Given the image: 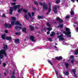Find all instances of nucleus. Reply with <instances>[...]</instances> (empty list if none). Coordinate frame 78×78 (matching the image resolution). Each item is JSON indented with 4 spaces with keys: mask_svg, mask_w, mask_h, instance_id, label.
I'll list each match as a JSON object with an SVG mask.
<instances>
[{
    "mask_svg": "<svg viewBox=\"0 0 78 78\" xmlns=\"http://www.w3.org/2000/svg\"><path fill=\"white\" fill-rule=\"evenodd\" d=\"M16 18L15 17H12V20L13 21L11 22V24H7L6 23H5L4 25L5 27H7V28H12V25H20V26H21V27H22V25L18 21H16Z\"/></svg>",
    "mask_w": 78,
    "mask_h": 78,
    "instance_id": "1",
    "label": "nucleus"
},
{
    "mask_svg": "<svg viewBox=\"0 0 78 78\" xmlns=\"http://www.w3.org/2000/svg\"><path fill=\"white\" fill-rule=\"evenodd\" d=\"M3 45L4 46L3 48L4 50L2 49L0 51V58H1V59H3V55H4L6 57L7 56L6 53L5 51L6 50H7L8 46L6 44H4Z\"/></svg>",
    "mask_w": 78,
    "mask_h": 78,
    "instance_id": "2",
    "label": "nucleus"
},
{
    "mask_svg": "<svg viewBox=\"0 0 78 78\" xmlns=\"http://www.w3.org/2000/svg\"><path fill=\"white\" fill-rule=\"evenodd\" d=\"M20 7V5H18L13 6V8L15 11H16V10H17V8L19 9V10L18 11V13H20L22 11H23V12L24 13H27V12H28V10H27L23 9V8H22L21 9H19V8Z\"/></svg>",
    "mask_w": 78,
    "mask_h": 78,
    "instance_id": "3",
    "label": "nucleus"
},
{
    "mask_svg": "<svg viewBox=\"0 0 78 78\" xmlns=\"http://www.w3.org/2000/svg\"><path fill=\"white\" fill-rule=\"evenodd\" d=\"M66 32L65 31H63L62 33L63 34H65L66 35L67 37H71V32L70 31V29L68 28H67L65 29Z\"/></svg>",
    "mask_w": 78,
    "mask_h": 78,
    "instance_id": "4",
    "label": "nucleus"
},
{
    "mask_svg": "<svg viewBox=\"0 0 78 78\" xmlns=\"http://www.w3.org/2000/svg\"><path fill=\"white\" fill-rule=\"evenodd\" d=\"M39 3L40 5H41L43 6V8L44 9H45L46 10L48 9V5H47V4H45V2H44L42 3L41 2H40Z\"/></svg>",
    "mask_w": 78,
    "mask_h": 78,
    "instance_id": "5",
    "label": "nucleus"
},
{
    "mask_svg": "<svg viewBox=\"0 0 78 78\" xmlns=\"http://www.w3.org/2000/svg\"><path fill=\"white\" fill-rule=\"evenodd\" d=\"M2 37L3 39H6V40H8V41H10L12 39V37H6V34H2Z\"/></svg>",
    "mask_w": 78,
    "mask_h": 78,
    "instance_id": "6",
    "label": "nucleus"
},
{
    "mask_svg": "<svg viewBox=\"0 0 78 78\" xmlns=\"http://www.w3.org/2000/svg\"><path fill=\"white\" fill-rule=\"evenodd\" d=\"M59 8V6H57L55 5L54 7L53 8V11L55 13H57L58 11H57V8Z\"/></svg>",
    "mask_w": 78,
    "mask_h": 78,
    "instance_id": "7",
    "label": "nucleus"
},
{
    "mask_svg": "<svg viewBox=\"0 0 78 78\" xmlns=\"http://www.w3.org/2000/svg\"><path fill=\"white\" fill-rule=\"evenodd\" d=\"M49 5V8L48 9V12L46 13L47 15H48L50 12L51 11V3H49L48 4Z\"/></svg>",
    "mask_w": 78,
    "mask_h": 78,
    "instance_id": "8",
    "label": "nucleus"
},
{
    "mask_svg": "<svg viewBox=\"0 0 78 78\" xmlns=\"http://www.w3.org/2000/svg\"><path fill=\"white\" fill-rule=\"evenodd\" d=\"M64 36V35H63V34H62L60 36H57L58 38L59 39V40L60 41L62 40V41H64V39L63 38V37H62V36Z\"/></svg>",
    "mask_w": 78,
    "mask_h": 78,
    "instance_id": "9",
    "label": "nucleus"
},
{
    "mask_svg": "<svg viewBox=\"0 0 78 78\" xmlns=\"http://www.w3.org/2000/svg\"><path fill=\"white\" fill-rule=\"evenodd\" d=\"M55 73L57 76L58 78H62V76H61V75L59 74L58 75V71L56 70H55Z\"/></svg>",
    "mask_w": 78,
    "mask_h": 78,
    "instance_id": "10",
    "label": "nucleus"
},
{
    "mask_svg": "<svg viewBox=\"0 0 78 78\" xmlns=\"http://www.w3.org/2000/svg\"><path fill=\"white\" fill-rule=\"evenodd\" d=\"M45 29H46L48 31H50L51 30H52V28H45L44 29H42V31H46V30H45Z\"/></svg>",
    "mask_w": 78,
    "mask_h": 78,
    "instance_id": "11",
    "label": "nucleus"
},
{
    "mask_svg": "<svg viewBox=\"0 0 78 78\" xmlns=\"http://www.w3.org/2000/svg\"><path fill=\"white\" fill-rule=\"evenodd\" d=\"M35 37L33 36H31L30 37V39L33 42H35L36 41V40L34 39Z\"/></svg>",
    "mask_w": 78,
    "mask_h": 78,
    "instance_id": "12",
    "label": "nucleus"
},
{
    "mask_svg": "<svg viewBox=\"0 0 78 78\" xmlns=\"http://www.w3.org/2000/svg\"><path fill=\"white\" fill-rule=\"evenodd\" d=\"M72 70L74 73V77H75L76 78L77 77V76H76V74H75V73H76V69H73Z\"/></svg>",
    "mask_w": 78,
    "mask_h": 78,
    "instance_id": "13",
    "label": "nucleus"
},
{
    "mask_svg": "<svg viewBox=\"0 0 78 78\" xmlns=\"http://www.w3.org/2000/svg\"><path fill=\"white\" fill-rule=\"evenodd\" d=\"M15 28L16 30H17V31H19L20 29L22 28V27H21L16 26L15 27Z\"/></svg>",
    "mask_w": 78,
    "mask_h": 78,
    "instance_id": "14",
    "label": "nucleus"
},
{
    "mask_svg": "<svg viewBox=\"0 0 78 78\" xmlns=\"http://www.w3.org/2000/svg\"><path fill=\"white\" fill-rule=\"evenodd\" d=\"M10 9L9 14H12V12L13 11V8L12 7H11L10 8Z\"/></svg>",
    "mask_w": 78,
    "mask_h": 78,
    "instance_id": "15",
    "label": "nucleus"
},
{
    "mask_svg": "<svg viewBox=\"0 0 78 78\" xmlns=\"http://www.w3.org/2000/svg\"><path fill=\"white\" fill-rule=\"evenodd\" d=\"M57 20H59V22L62 23L63 22V20L61 19H60L59 18H56Z\"/></svg>",
    "mask_w": 78,
    "mask_h": 78,
    "instance_id": "16",
    "label": "nucleus"
},
{
    "mask_svg": "<svg viewBox=\"0 0 78 78\" xmlns=\"http://www.w3.org/2000/svg\"><path fill=\"white\" fill-rule=\"evenodd\" d=\"M15 43H18V44H19L20 43V41L19 39H15Z\"/></svg>",
    "mask_w": 78,
    "mask_h": 78,
    "instance_id": "17",
    "label": "nucleus"
},
{
    "mask_svg": "<svg viewBox=\"0 0 78 78\" xmlns=\"http://www.w3.org/2000/svg\"><path fill=\"white\" fill-rule=\"evenodd\" d=\"M55 58L58 60H60L61 59H62V57L61 56L57 57H55Z\"/></svg>",
    "mask_w": 78,
    "mask_h": 78,
    "instance_id": "18",
    "label": "nucleus"
},
{
    "mask_svg": "<svg viewBox=\"0 0 78 78\" xmlns=\"http://www.w3.org/2000/svg\"><path fill=\"white\" fill-rule=\"evenodd\" d=\"M74 9L73 8L71 10V12H70L71 15L72 16L73 15H74V12L73 11V10H72L73 9Z\"/></svg>",
    "mask_w": 78,
    "mask_h": 78,
    "instance_id": "19",
    "label": "nucleus"
},
{
    "mask_svg": "<svg viewBox=\"0 0 78 78\" xmlns=\"http://www.w3.org/2000/svg\"><path fill=\"white\" fill-rule=\"evenodd\" d=\"M24 16L25 18V19H26L27 20H28V19H29V16L27 15V14H25Z\"/></svg>",
    "mask_w": 78,
    "mask_h": 78,
    "instance_id": "20",
    "label": "nucleus"
},
{
    "mask_svg": "<svg viewBox=\"0 0 78 78\" xmlns=\"http://www.w3.org/2000/svg\"><path fill=\"white\" fill-rule=\"evenodd\" d=\"M65 65L67 69H68L69 64L67 63H65Z\"/></svg>",
    "mask_w": 78,
    "mask_h": 78,
    "instance_id": "21",
    "label": "nucleus"
},
{
    "mask_svg": "<svg viewBox=\"0 0 78 78\" xmlns=\"http://www.w3.org/2000/svg\"><path fill=\"white\" fill-rule=\"evenodd\" d=\"M51 34H50V36H55V32H51Z\"/></svg>",
    "mask_w": 78,
    "mask_h": 78,
    "instance_id": "22",
    "label": "nucleus"
},
{
    "mask_svg": "<svg viewBox=\"0 0 78 78\" xmlns=\"http://www.w3.org/2000/svg\"><path fill=\"white\" fill-rule=\"evenodd\" d=\"M74 55H78V49L76 50V51L74 52Z\"/></svg>",
    "mask_w": 78,
    "mask_h": 78,
    "instance_id": "23",
    "label": "nucleus"
},
{
    "mask_svg": "<svg viewBox=\"0 0 78 78\" xmlns=\"http://www.w3.org/2000/svg\"><path fill=\"white\" fill-rule=\"evenodd\" d=\"M29 27L30 28V30H31V31H33V30H34V27H32L31 26H30Z\"/></svg>",
    "mask_w": 78,
    "mask_h": 78,
    "instance_id": "24",
    "label": "nucleus"
},
{
    "mask_svg": "<svg viewBox=\"0 0 78 78\" xmlns=\"http://www.w3.org/2000/svg\"><path fill=\"white\" fill-rule=\"evenodd\" d=\"M23 32H24V33H26V32H27V29H26V28H23Z\"/></svg>",
    "mask_w": 78,
    "mask_h": 78,
    "instance_id": "25",
    "label": "nucleus"
},
{
    "mask_svg": "<svg viewBox=\"0 0 78 78\" xmlns=\"http://www.w3.org/2000/svg\"><path fill=\"white\" fill-rule=\"evenodd\" d=\"M64 75H69V72H68V71H66V73H65L64 72H63Z\"/></svg>",
    "mask_w": 78,
    "mask_h": 78,
    "instance_id": "26",
    "label": "nucleus"
},
{
    "mask_svg": "<svg viewBox=\"0 0 78 78\" xmlns=\"http://www.w3.org/2000/svg\"><path fill=\"white\" fill-rule=\"evenodd\" d=\"M58 27H60L61 28H63V24H60L58 26Z\"/></svg>",
    "mask_w": 78,
    "mask_h": 78,
    "instance_id": "27",
    "label": "nucleus"
},
{
    "mask_svg": "<svg viewBox=\"0 0 78 78\" xmlns=\"http://www.w3.org/2000/svg\"><path fill=\"white\" fill-rule=\"evenodd\" d=\"M38 19H43V16H38Z\"/></svg>",
    "mask_w": 78,
    "mask_h": 78,
    "instance_id": "28",
    "label": "nucleus"
},
{
    "mask_svg": "<svg viewBox=\"0 0 78 78\" xmlns=\"http://www.w3.org/2000/svg\"><path fill=\"white\" fill-rule=\"evenodd\" d=\"M55 3L57 4L59 3H60V0H57V1Z\"/></svg>",
    "mask_w": 78,
    "mask_h": 78,
    "instance_id": "29",
    "label": "nucleus"
},
{
    "mask_svg": "<svg viewBox=\"0 0 78 78\" xmlns=\"http://www.w3.org/2000/svg\"><path fill=\"white\" fill-rule=\"evenodd\" d=\"M2 17H4V18H6V16L5 15V14L3 13L2 15Z\"/></svg>",
    "mask_w": 78,
    "mask_h": 78,
    "instance_id": "30",
    "label": "nucleus"
},
{
    "mask_svg": "<svg viewBox=\"0 0 78 78\" xmlns=\"http://www.w3.org/2000/svg\"><path fill=\"white\" fill-rule=\"evenodd\" d=\"M28 16H29V17H30L31 18V13H30V12H29L28 13Z\"/></svg>",
    "mask_w": 78,
    "mask_h": 78,
    "instance_id": "31",
    "label": "nucleus"
},
{
    "mask_svg": "<svg viewBox=\"0 0 78 78\" xmlns=\"http://www.w3.org/2000/svg\"><path fill=\"white\" fill-rule=\"evenodd\" d=\"M63 45H68V44L66 43L65 42H63Z\"/></svg>",
    "mask_w": 78,
    "mask_h": 78,
    "instance_id": "32",
    "label": "nucleus"
},
{
    "mask_svg": "<svg viewBox=\"0 0 78 78\" xmlns=\"http://www.w3.org/2000/svg\"><path fill=\"white\" fill-rule=\"evenodd\" d=\"M48 39L49 41H50L51 42H52V39L51 38H48Z\"/></svg>",
    "mask_w": 78,
    "mask_h": 78,
    "instance_id": "33",
    "label": "nucleus"
},
{
    "mask_svg": "<svg viewBox=\"0 0 78 78\" xmlns=\"http://www.w3.org/2000/svg\"><path fill=\"white\" fill-rule=\"evenodd\" d=\"M15 34H17V35H20V32H16V33Z\"/></svg>",
    "mask_w": 78,
    "mask_h": 78,
    "instance_id": "34",
    "label": "nucleus"
},
{
    "mask_svg": "<svg viewBox=\"0 0 78 78\" xmlns=\"http://www.w3.org/2000/svg\"><path fill=\"white\" fill-rule=\"evenodd\" d=\"M34 4L35 5H37V6H38V5H39L38 4V3H37V2H35Z\"/></svg>",
    "mask_w": 78,
    "mask_h": 78,
    "instance_id": "35",
    "label": "nucleus"
},
{
    "mask_svg": "<svg viewBox=\"0 0 78 78\" xmlns=\"http://www.w3.org/2000/svg\"><path fill=\"white\" fill-rule=\"evenodd\" d=\"M34 14H35V13L34 12H32V17H33V16H34Z\"/></svg>",
    "mask_w": 78,
    "mask_h": 78,
    "instance_id": "36",
    "label": "nucleus"
},
{
    "mask_svg": "<svg viewBox=\"0 0 78 78\" xmlns=\"http://www.w3.org/2000/svg\"><path fill=\"white\" fill-rule=\"evenodd\" d=\"M11 5L13 6H14V5H16V3H11Z\"/></svg>",
    "mask_w": 78,
    "mask_h": 78,
    "instance_id": "37",
    "label": "nucleus"
},
{
    "mask_svg": "<svg viewBox=\"0 0 78 78\" xmlns=\"http://www.w3.org/2000/svg\"><path fill=\"white\" fill-rule=\"evenodd\" d=\"M74 58V57H73V55H71L70 57V58H71V59H73Z\"/></svg>",
    "mask_w": 78,
    "mask_h": 78,
    "instance_id": "38",
    "label": "nucleus"
},
{
    "mask_svg": "<svg viewBox=\"0 0 78 78\" xmlns=\"http://www.w3.org/2000/svg\"><path fill=\"white\" fill-rule=\"evenodd\" d=\"M47 25L48 27H50V24H49V23H47Z\"/></svg>",
    "mask_w": 78,
    "mask_h": 78,
    "instance_id": "39",
    "label": "nucleus"
},
{
    "mask_svg": "<svg viewBox=\"0 0 78 78\" xmlns=\"http://www.w3.org/2000/svg\"><path fill=\"white\" fill-rule=\"evenodd\" d=\"M48 61L49 62V63L50 64H51V65H52V63H51V61H50L48 60Z\"/></svg>",
    "mask_w": 78,
    "mask_h": 78,
    "instance_id": "40",
    "label": "nucleus"
},
{
    "mask_svg": "<svg viewBox=\"0 0 78 78\" xmlns=\"http://www.w3.org/2000/svg\"><path fill=\"white\" fill-rule=\"evenodd\" d=\"M5 33H8V30H5Z\"/></svg>",
    "mask_w": 78,
    "mask_h": 78,
    "instance_id": "41",
    "label": "nucleus"
},
{
    "mask_svg": "<svg viewBox=\"0 0 78 78\" xmlns=\"http://www.w3.org/2000/svg\"><path fill=\"white\" fill-rule=\"evenodd\" d=\"M33 11H36V9L35 8H34V7H33Z\"/></svg>",
    "mask_w": 78,
    "mask_h": 78,
    "instance_id": "42",
    "label": "nucleus"
},
{
    "mask_svg": "<svg viewBox=\"0 0 78 78\" xmlns=\"http://www.w3.org/2000/svg\"><path fill=\"white\" fill-rule=\"evenodd\" d=\"M69 16H66V19H68L69 18Z\"/></svg>",
    "mask_w": 78,
    "mask_h": 78,
    "instance_id": "43",
    "label": "nucleus"
},
{
    "mask_svg": "<svg viewBox=\"0 0 78 78\" xmlns=\"http://www.w3.org/2000/svg\"><path fill=\"white\" fill-rule=\"evenodd\" d=\"M3 66L4 67H5V66H6V63H3Z\"/></svg>",
    "mask_w": 78,
    "mask_h": 78,
    "instance_id": "44",
    "label": "nucleus"
},
{
    "mask_svg": "<svg viewBox=\"0 0 78 78\" xmlns=\"http://www.w3.org/2000/svg\"><path fill=\"white\" fill-rule=\"evenodd\" d=\"M71 62L72 63V64H73V63L74 62V61H73V60H71Z\"/></svg>",
    "mask_w": 78,
    "mask_h": 78,
    "instance_id": "45",
    "label": "nucleus"
},
{
    "mask_svg": "<svg viewBox=\"0 0 78 78\" xmlns=\"http://www.w3.org/2000/svg\"><path fill=\"white\" fill-rule=\"evenodd\" d=\"M11 78H16V77H15V76H11Z\"/></svg>",
    "mask_w": 78,
    "mask_h": 78,
    "instance_id": "46",
    "label": "nucleus"
},
{
    "mask_svg": "<svg viewBox=\"0 0 78 78\" xmlns=\"http://www.w3.org/2000/svg\"><path fill=\"white\" fill-rule=\"evenodd\" d=\"M50 31H48L47 32V34H50Z\"/></svg>",
    "mask_w": 78,
    "mask_h": 78,
    "instance_id": "47",
    "label": "nucleus"
},
{
    "mask_svg": "<svg viewBox=\"0 0 78 78\" xmlns=\"http://www.w3.org/2000/svg\"><path fill=\"white\" fill-rule=\"evenodd\" d=\"M32 71H33V68H32L31 69V70L30 71V72H31Z\"/></svg>",
    "mask_w": 78,
    "mask_h": 78,
    "instance_id": "48",
    "label": "nucleus"
},
{
    "mask_svg": "<svg viewBox=\"0 0 78 78\" xmlns=\"http://www.w3.org/2000/svg\"><path fill=\"white\" fill-rule=\"evenodd\" d=\"M71 1H72V2H73V3H74V2H75V0H71Z\"/></svg>",
    "mask_w": 78,
    "mask_h": 78,
    "instance_id": "49",
    "label": "nucleus"
},
{
    "mask_svg": "<svg viewBox=\"0 0 78 78\" xmlns=\"http://www.w3.org/2000/svg\"><path fill=\"white\" fill-rule=\"evenodd\" d=\"M55 48H56L57 49H58V50L59 49V48H57V47H56V46H55Z\"/></svg>",
    "mask_w": 78,
    "mask_h": 78,
    "instance_id": "50",
    "label": "nucleus"
},
{
    "mask_svg": "<svg viewBox=\"0 0 78 78\" xmlns=\"http://www.w3.org/2000/svg\"><path fill=\"white\" fill-rule=\"evenodd\" d=\"M76 30L77 31H78V27L76 28Z\"/></svg>",
    "mask_w": 78,
    "mask_h": 78,
    "instance_id": "51",
    "label": "nucleus"
},
{
    "mask_svg": "<svg viewBox=\"0 0 78 78\" xmlns=\"http://www.w3.org/2000/svg\"><path fill=\"white\" fill-rule=\"evenodd\" d=\"M57 34H58V35H59V33H58V32H57Z\"/></svg>",
    "mask_w": 78,
    "mask_h": 78,
    "instance_id": "52",
    "label": "nucleus"
},
{
    "mask_svg": "<svg viewBox=\"0 0 78 78\" xmlns=\"http://www.w3.org/2000/svg\"><path fill=\"white\" fill-rule=\"evenodd\" d=\"M12 75H14V71L13 72V73L12 74Z\"/></svg>",
    "mask_w": 78,
    "mask_h": 78,
    "instance_id": "53",
    "label": "nucleus"
},
{
    "mask_svg": "<svg viewBox=\"0 0 78 78\" xmlns=\"http://www.w3.org/2000/svg\"><path fill=\"white\" fill-rule=\"evenodd\" d=\"M13 2H16V0H13Z\"/></svg>",
    "mask_w": 78,
    "mask_h": 78,
    "instance_id": "54",
    "label": "nucleus"
},
{
    "mask_svg": "<svg viewBox=\"0 0 78 78\" xmlns=\"http://www.w3.org/2000/svg\"><path fill=\"white\" fill-rule=\"evenodd\" d=\"M6 75V73H4V75L5 76Z\"/></svg>",
    "mask_w": 78,
    "mask_h": 78,
    "instance_id": "55",
    "label": "nucleus"
},
{
    "mask_svg": "<svg viewBox=\"0 0 78 78\" xmlns=\"http://www.w3.org/2000/svg\"><path fill=\"white\" fill-rule=\"evenodd\" d=\"M55 44L56 45H58V44L56 43H55Z\"/></svg>",
    "mask_w": 78,
    "mask_h": 78,
    "instance_id": "56",
    "label": "nucleus"
},
{
    "mask_svg": "<svg viewBox=\"0 0 78 78\" xmlns=\"http://www.w3.org/2000/svg\"><path fill=\"white\" fill-rule=\"evenodd\" d=\"M0 64H1V61L0 60Z\"/></svg>",
    "mask_w": 78,
    "mask_h": 78,
    "instance_id": "57",
    "label": "nucleus"
},
{
    "mask_svg": "<svg viewBox=\"0 0 78 78\" xmlns=\"http://www.w3.org/2000/svg\"><path fill=\"white\" fill-rule=\"evenodd\" d=\"M78 57V56H76V57Z\"/></svg>",
    "mask_w": 78,
    "mask_h": 78,
    "instance_id": "58",
    "label": "nucleus"
},
{
    "mask_svg": "<svg viewBox=\"0 0 78 78\" xmlns=\"http://www.w3.org/2000/svg\"><path fill=\"white\" fill-rule=\"evenodd\" d=\"M17 78H20L17 77Z\"/></svg>",
    "mask_w": 78,
    "mask_h": 78,
    "instance_id": "59",
    "label": "nucleus"
},
{
    "mask_svg": "<svg viewBox=\"0 0 78 78\" xmlns=\"http://www.w3.org/2000/svg\"><path fill=\"white\" fill-rule=\"evenodd\" d=\"M0 75H1V74H0Z\"/></svg>",
    "mask_w": 78,
    "mask_h": 78,
    "instance_id": "60",
    "label": "nucleus"
},
{
    "mask_svg": "<svg viewBox=\"0 0 78 78\" xmlns=\"http://www.w3.org/2000/svg\"><path fill=\"white\" fill-rule=\"evenodd\" d=\"M22 78H23V77Z\"/></svg>",
    "mask_w": 78,
    "mask_h": 78,
    "instance_id": "61",
    "label": "nucleus"
}]
</instances>
